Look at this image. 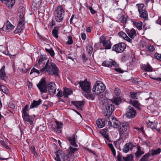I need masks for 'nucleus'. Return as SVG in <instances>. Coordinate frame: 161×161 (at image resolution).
<instances>
[{"label":"nucleus","instance_id":"1","mask_svg":"<svg viewBox=\"0 0 161 161\" xmlns=\"http://www.w3.org/2000/svg\"><path fill=\"white\" fill-rule=\"evenodd\" d=\"M40 72L50 75H54L56 77L59 76V69L54 63L49 60L47 61L44 67L40 70Z\"/></svg>","mask_w":161,"mask_h":161},{"label":"nucleus","instance_id":"2","mask_svg":"<svg viewBox=\"0 0 161 161\" xmlns=\"http://www.w3.org/2000/svg\"><path fill=\"white\" fill-rule=\"evenodd\" d=\"M105 88V85L101 81H97L92 88V92L94 94L98 95L104 92Z\"/></svg>","mask_w":161,"mask_h":161},{"label":"nucleus","instance_id":"3","mask_svg":"<svg viewBox=\"0 0 161 161\" xmlns=\"http://www.w3.org/2000/svg\"><path fill=\"white\" fill-rule=\"evenodd\" d=\"M54 13L56 22H60L63 20L64 15V11L62 6L57 7Z\"/></svg>","mask_w":161,"mask_h":161},{"label":"nucleus","instance_id":"4","mask_svg":"<svg viewBox=\"0 0 161 161\" xmlns=\"http://www.w3.org/2000/svg\"><path fill=\"white\" fill-rule=\"evenodd\" d=\"M55 159L57 161H70L69 157L62 150H58L55 153Z\"/></svg>","mask_w":161,"mask_h":161},{"label":"nucleus","instance_id":"5","mask_svg":"<svg viewBox=\"0 0 161 161\" xmlns=\"http://www.w3.org/2000/svg\"><path fill=\"white\" fill-rule=\"evenodd\" d=\"M81 89L85 92L89 93L91 92L90 83L86 80L78 82Z\"/></svg>","mask_w":161,"mask_h":161},{"label":"nucleus","instance_id":"6","mask_svg":"<svg viewBox=\"0 0 161 161\" xmlns=\"http://www.w3.org/2000/svg\"><path fill=\"white\" fill-rule=\"evenodd\" d=\"M114 109V106L111 104L108 103L105 105V108L103 110L105 116L108 117L111 116V115Z\"/></svg>","mask_w":161,"mask_h":161},{"label":"nucleus","instance_id":"7","mask_svg":"<svg viewBox=\"0 0 161 161\" xmlns=\"http://www.w3.org/2000/svg\"><path fill=\"white\" fill-rule=\"evenodd\" d=\"M136 115V112L133 107L129 106L126 109L125 116L126 118L129 119L133 118L135 117Z\"/></svg>","mask_w":161,"mask_h":161},{"label":"nucleus","instance_id":"8","mask_svg":"<svg viewBox=\"0 0 161 161\" xmlns=\"http://www.w3.org/2000/svg\"><path fill=\"white\" fill-rule=\"evenodd\" d=\"M37 86L41 92L46 93L47 92V88L45 78L42 79Z\"/></svg>","mask_w":161,"mask_h":161},{"label":"nucleus","instance_id":"9","mask_svg":"<svg viewBox=\"0 0 161 161\" xmlns=\"http://www.w3.org/2000/svg\"><path fill=\"white\" fill-rule=\"evenodd\" d=\"M109 119V121H108V125L109 126L112 127L114 128H118L119 127L120 125V122L113 117L111 116L108 117Z\"/></svg>","mask_w":161,"mask_h":161},{"label":"nucleus","instance_id":"10","mask_svg":"<svg viewBox=\"0 0 161 161\" xmlns=\"http://www.w3.org/2000/svg\"><path fill=\"white\" fill-rule=\"evenodd\" d=\"M125 48V45L124 43H121L114 45L113 47L112 50L117 53L123 52Z\"/></svg>","mask_w":161,"mask_h":161},{"label":"nucleus","instance_id":"11","mask_svg":"<svg viewBox=\"0 0 161 161\" xmlns=\"http://www.w3.org/2000/svg\"><path fill=\"white\" fill-rule=\"evenodd\" d=\"M103 66L111 68L113 66L115 67H118V64L115 61H113L112 59H109L108 61H104L102 64Z\"/></svg>","mask_w":161,"mask_h":161},{"label":"nucleus","instance_id":"12","mask_svg":"<svg viewBox=\"0 0 161 161\" xmlns=\"http://www.w3.org/2000/svg\"><path fill=\"white\" fill-rule=\"evenodd\" d=\"M78 150V148H77L73 147L71 146H69L67 150L68 155H67L70 158V161L71 159H72L74 158L75 153Z\"/></svg>","mask_w":161,"mask_h":161},{"label":"nucleus","instance_id":"13","mask_svg":"<svg viewBox=\"0 0 161 161\" xmlns=\"http://www.w3.org/2000/svg\"><path fill=\"white\" fill-rule=\"evenodd\" d=\"M48 88L49 92L51 95H53L56 92V85L53 82H51L48 84Z\"/></svg>","mask_w":161,"mask_h":161},{"label":"nucleus","instance_id":"14","mask_svg":"<svg viewBox=\"0 0 161 161\" xmlns=\"http://www.w3.org/2000/svg\"><path fill=\"white\" fill-rule=\"evenodd\" d=\"M158 124V122L156 121H154L153 122L149 121L147 123V125L148 126L150 127L153 130L155 129L158 132H159L160 131L159 128H157Z\"/></svg>","mask_w":161,"mask_h":161},{"label":"nucleus","instance_id":"15","mask_svg":"<svg viewBox=\"0 0 161 161\" xmlns=\"http://www.w3.org/2000/svg\"><path fill=\"white\" fill-rule=\"evenodd\" d=\"M0 1L9 8H12L14 6L15 2V0H0Z\"/></svg>","mask_w":161,"mask_h":161},{"label":"nucleus","instance_id":"16","mask_svg":"<svg viewBox=\"0 0 161 161\" xmlns=\"http://www.w3.org/2000/svg\"><path fill=\"white\" fill-rule=\"evenodd\" d=\"M133 147V145L132 143H127L124 145L123 149V151L125 153H127L129 150H132Z\"/></svg>","mask_w":161,"mask_h":161},{"label":"nucleus","instance_id":"17","mask_svg":"<svg viewBox=\"0 0 161 161\" xmlns=\"http://www.w3.org/2000/svg\"><path fill=\"white\" fill-rule=\"evenodd\" d=\"M84 102L82 101H72L71 103L75 106L78 109L82 110V107L84 105Z\"/></svg>","mask_w":161,"mask_h":161},{"label":"nucleus","instance_id":"18","mask_svg":"<svg viewBox=\"0 0 161 161\" xmlns=\"http://www.w3.org/2000/svg\"><path fill=\"white\" fill-rule=\"evenodd\" d=\"M144 153L143 149L140 146H138L137 147V150L135 153V155L137 158H139Z\"/></svg>","mask_w":161,"mask_h":161},{"label":"nucleus","instance_id":"19","mask_svg":"<svg viewBox=\"0 0 161 161\" xmlns=\"http://www.w3.org/2000/svg\"><path fill=\"white\" fill-rule=\"evenodd\" d=\"M68 140L72 146L75 147H78V145L76 144L75 138L74 134L72 137H68Z\"/></svg>","mask_w":161,"mask_h":161},{"label":"nucleus","instance_id":"20","mask_svg":"<svg viewBox=\"0 0 161 161\" xmlns=\"http://www.w3.org/2000/svg\"><path fill=\"white\" fill-rule=\"evenodd\" d=\"M97 126L99 128H101L105 126V120L103 119H98L96 121Z\"/></svg>","mask_w":161,"mask_h":161},{"label":"nucleus","instance_id":"21","mask_svg":"<svg viewBox=\"0 0 161 161\" xmlns=\"http://www.w3.org/2000/svg\"><path fill=\"white\" fill-rule=\"evenodd\" d=\"M22 117L24 121L28 122L31 125L33 124V121L27 113L22 114Z\"/></svg>","mask_w":161,"mask_h":161},{"label":"nucleus","instance_id":"22","mask_svg":"<svg viewBox=\"0 0 161 161\" xmlns=\"http://www.w3.org/2000/svg\"><path fill=\"white\" fill-rule=\"evenodd\" d=\"M64 96L65 97L68 98V96L73 93V91L70 89L64 88Z\"/></svg>","mask_w":161,"mask_h":161},{"label":"nucleus","instance_id":"23","mask_svg":"<svg viewBox=\"0 0 161 161\" xmlns=\"http://www.w3.org/2000/svg\"><path fill=\"white\" fill-rule=\"evenodd\" d=\"M126 32L128 36L131 38H134L136 35V31L132 29L130 30L127 31Z\"/></svg>","mask_w":161,"mask_h":161},{"label":"nucleus","instance_id":"24","mask_svg":"<svg viewBox=\"0 0 161 161\" xmlns=\"http://www.w3.org/2000/svg\"><path fill=\"white\" fill-rule=\"evenodd\" d=\"M42 100L39 99L38 101L33 100V102L31 104L30 106V108H33L40 105L42 103Z\"/></svg>","mask_w":161,"mask_h":161},{"label":"nucleus","instance_id":"25","mask_svg":"<svg viewBox=\"0 0 161 161\" xmlns=\"http://www.w3.org/2000/svg\"><path fill=\"white\" fill-rule=\"evenodd\" d=\"M161 149L160 148H158L157 149L154 150H152L149 152V153L147 154H150L149 157L151 155L154 156V155H157L159 154L161 152Z\"/></svg>","mask_w":161,"mask_h":161},{"label":"nucleus","instance_id":"26","mask_svg":"<svg viewBox=\"0 0 161 161\" xmlns=\"http://www.w3.org/2000/svg\"><path fill=\"white\" fill-rule=\"evenodd\" d=\"M103 46L105 47V49H111L112 46V44L110 41L108 40H107L106 41L103 43Z\"/></svg>","mask_w":161,"mask_h":161},{"label":"nucleus","instance_id":"27","mask_svg":"<svg viewBox=\"0 0 161 161\" xmlns=\"http://www.w3.org/2000/svg\"><path fill=\"white\" fill-rule=\"evenodd\" d=\"M45 59L43 58H41L39 59L38 60V63L36 64V66L38 67L39 68L41 67H43L45 64V62L44 61Z\"/></svg>","mask_w":161,"mask_h":161},{"label":"nucleus","instance_id":"28","mask_svg":"<svg viewBox=\"0 0 161 161\" xmlns=\"http://www.w3.org/2000/svg\"><path fill=\"white\" fill-rule=\"evenodd\" d=\"M59 28L58 26L54 27L52 31L53 35L56 38H57L58 36V33Z\"/></svg>","mask_w":161,"mask_h":161},{"label":"nucleus","instance_id":"29","mask_svg":"<svg viewBox=\"0 0 161 161\" xmlns=\"http://www.w3.org/2000/svg\"><path fill=\"white\" fill-rule=\"evenodd\" d=\"M25 14V9L23 8H22L19 10V13H18L19 18L20 20H24V14Z\"/></svg>","mask_w":161,"mask_h":161},{"label":"nucleus","instance_id":"30","mask_svg":"<svg viewBox=\"0 0 161 161\" xmlns=\"http://www.w3.org/2000/svg\"><path fill=\"white\" fill-rule=\"evenodd\" d=\"M110 100L112 103L117 105H119L121 102V99L119 97L114 98Z\"/></svg>","mask_w":161,"mask_h":161},{"label":"nucleus","instance_id":"31","mask_svg":"<svg viewBox=\"0 0 161 161\" xmlns=\"http://www.w3.org/2000/svg\"><path fill=\"white\" fill-rule=\"evenodd\" d=\"M142 69L145 71H152L153 70L152 67L148 63H147L146 65H143Z\"/></svg>","mask_w":161,"mask_h":161},{"label":"nucleus","instance_id":"32","mask_svg":"<svg viewBox=\"0 0 161 161\" xmlns=\"http://www.w3.org/2000/svg\"><path fill=\"white\" fill-rule=\"evenodd\" d=\"M108 131L107 130L103 129L100 131V133L106 139L108 140H109V138L108 135Z\"/></svg>","mask_w":161,"mask_h":161},{"label":"nucleus","instance_id":"33","mask_svg":"<svg viewBox=\"0 0 161 161\" xmlns=\"http://www.w3.org/2000/svg\"><path fill=\"white\" fill-rule=\"evenodd\" d=\"M5 66H3L0 70V77L3 80H5L6 77V73L5 71Z\"/></svg>","mask_w":161,"mask_h":161},{"label":"nucleus","instance_id":"34","mask_svg":"<svg viewBox=\"0 0 161 161\" xmlns=\"http://www.w3.org/2000/svg\"><path fill=\"white\" fill-rule=\"evenodd\" d=\"M137 5L138 6V9L139 13L147 11L146 10V7L144 4H137Z\"/></svg>","mask_w":161,"mask_h":161},{"label":"nucleus","instance_id":"35","mask_svg":"<svg viewBox=\"0 0 161 161\" xmlns=\"http://www.w3.org/2000/svg\"><path fill=\"white\" fill-rule=\"evenodd\" d=\"M6 30L8 32L10 31L11 30L14 28V26L12 25L10 22L7 21L6 23Z\"/></svg>","mask_w":161,"mask_h":161},{"label":"nucleus","instance_id":"36","mask_svg":"<svg viewBox=\"0 0 161 161\" xmlns=\"http://www.w3.org/2000/svg\"><path fill=\"white\" fill-rule=\"evenodd\" d=\"M140 94V93L139 92H131L130 93L131 98L134 99H137Z\"/></svg>","mask_w":161,"mask_h":161},{"label":"nucleus","instance_id":"37","mask_svg":"<svg viewBox=\"0 0 161 161\" xmlns=\"http://www.w3.org/2000/svg\"><path fill=\"white\" fill-rule=\"evenodd\" d=\"M133 156L132 154L129 155L126 157H123V161H133Z\"/></svg>","mask_w":161,"mask_h":161},{"label":"nucleus","instance_id":"38","mask_svg":"<svg viewBox=\"0 0 161 161\" xmlns=\"http://www.w3.org/2000/svg\"><path fill=\"white\" fill-rule=\"evenodd\" d=\"M128 126V123H123L119 125V128L120 130H127Z\"/></svg>","mask_w":161,"mask_h":161},{"label":"nucleus","instance_id":"39","mask_svg":"<svg viewBox=\"0 0 161 161\" xmlns=\"http://www.w3.org/2000/svg\"><path fill=\"white\" fill-rule=\"evenodd\" d=\"M140 14V17L144 19V20H147L148 19V14L147 11L141 12Z\"/></svg>","mask_w":161,"mask_h":161},{"label":"nucleus","instance_id":"40","mask_svg":"<svg viewBox=\"0 0 161 161\" xmlns=\"http://www.w3.org/2000/svg\"><path fill=\"white\" fill-rule=\"evenodd\" d=\"M117 18L122 23H124L126 21V19L122 13H120L117 16Z\"/></svg>","mask_w":161,"mask_h":161},{"label":"nucleus","instance_id":"41","mask_svg":"<svg viewBox=\"0 0 161 161\" xmlns=\"http://www.w3.org/2000/svg\"><path fill=\"white\" fill-rule=\"evenodd\" d=\"M32 5L34 7H37L40 5L42 3V0H32Z\"/></svg>","mask_w":161,"mask_h":161},{"label":"nucleus","instance_id":"42","mask_svg":"<svg viewBox=\"0 0 161 161\" xmlns=\"http://www.w3.org/2000/svg\"><path fill=\"white\" fill-rule=\"evenodd\" d=\"M45 49L47 52L49 53L51 57H53L55 55L54 52L52 48H50L49 49L46 48Z\"/></svg>","mask_w":161,"mask_h":161},{"label":"nucleus","instance_id":"43","mask_svg":"<svg viewBox=\"0 0 161 161\" xmlns=\"http://www.w3.org/2000/svg\"><path fill=\"white\" fill-rule=\"evenodd\" d=\"M134 24L138 30H140L142 29V22H134Z\"/></svg>","mask_w":161,"mask_h":161},{"label":"nucleus","instance_id":"44","mask_svg":"<svg viewBox=\"0 0 161 161\" xmlns=\"http://www.w3.org/2000/svg\"><path fill=\"white\" fill-rule=\"evenodd\" d=\"M149 155V154H145L142 156L139 161H148Z\"/></svg>","mask_w":161,"mask_h":161},{"label":"nucleus","instance_id":"45","mask_svg":"<svg viewBox=\"0 0 161 161\" xmlns=\"http://www.w3.org/2000/svg\"><path fill=\"white\" fill-rule=\"evenodd\" d=\"M130 102L132 103L133 105L140 109L139 105L140 103L138 101L136 100L135 101H130Z\"/></svg>","mask_w":161,"mask_h":161},{"label":"nucleus","instance_id":"46","mask_svg":"<svg viewBox=\"0 0 161 161\" xmlns=\"http://www.w3.org/2000/svg\"><path fill=\"white\" fill-rule=\"evenodd\" d=\"M86 97L88 99L91 100H94L95 98V96L93 94H89L87 93L85 95Z\"/></svg>","mask_w":161,"mask_h":161},{"label":"nucleus","instance_id":"47","mask_svg":"<svg viewBox=\"0 0 161 161\" xmlns=\"http://www.w3.org/2000/svg\"><path fill=\"white\" fill-rule=\"evenodd\" d=\"M0 89L2 91L6 94H8V91L7 87L4 85H1L0 86Z\"/></svg>","mask_w":161,"mask_h":161},{"label":"nucleus","instance_id":"48","mask_svg":"<svg viewBox=\"0 0 161 161\" xmlns=\"http://www.w3.org/2000/svg\"><path fill=\"white\" fill-rule=\"evenodd\" d=\"M24 20H19L18 24V27L24 28Z\"/></svg>","mask_w":161,"mask_h":161},{"label":"nucleus","instance_id":"49","mask_svg":"<svg viewBox=\"0 0 161 161\" xmlns=\"http://www.w3.org/2000/svg\"><path fill=\"white\" fill-rule=\"evenodd\" d=\"M93 50V48L92 46H88L87 47L86 51L88 54L90 55L92 52Z\"/></svg>","mask_w":161,"mask_h":161},{"label":"nucleus","instance_id":"50","mask_svg":"<svg viewBox=\"0 0 161 161\" xmlns=\"http://www.w3.org/2000/svg\"><path fill=\"white\" fill-rule=\"evenodd\" d=\"M68 38V40L66 44L68 45L72 44L73 43L72 37L71 36H69Z\"/></svg>","mask_w":161,"mask_h":161},{"label":"nucleus","instance_id":"51","mask_svg":"<svg viewBox=\"0 0 161 161\" xmlns=\"http://www.w3.org/2000/svg\"><path fill=\"white\" fill-rule=\"evenodd\" d=\"M34 73H36L38 75H39L40 73V72L39 70L36 69L35 68L33 67L31 69L30 74L31 75Z\"/></svg>","mask_w":161,"mask_h":161},{"label":"nucleus","instance_id":"52","mask_svg":"<svg viewBox=\"0 0 161 161\" xmlns=\"http://www.w3.org/2000/svg\"><path fill=\"white\" fill-rule=\"evenodd\" d=\"M58 92L56 96L58 97H63L64 96V92H63L62 91L59 89H58Z\"/></svg>","mask_w":161,"mask_h":161},{"label":"nucleus","instance_id":"53","mask_svg":"<svg viewBox=\"0 0 161 161\" xmlns=\"http://www.w3.org/2000/svg\"><path fill=\"white\" fill-rule=\"evenodd\" d=\"M29 106L28 105H26L24 108H23L22 114H27V111H28Z\"/></svg>","mask_w":161,"mask_h":161},{"label":"nucleus","instance_id":"54","mask_svg":"<svg viewBox=\"0 0 161 161\" xmlns=\"http://www.w3.org/2000/svg\"><path fill=\"white\" fill-rule=\"evenodd\" d=\"M106 37L104 35H102L100 37V42L101 43L103 44V42H104L106 40Z\"/></svg>","mask_w":161,"mask_h":161},{"label":"nucleus","instance_id":"55","mask_svg":"<svg viewBox=\"0 0 161 161\" xmlns=\"http://www.w3.org/2000/svg\"><path fill=\"white\" fill-rule=\"evenodd\" d=\"M55 122L56 123L57 128V129H59L62 128L63 124L57 121H56Z\"/></svg>","mask_w":161,"mask_h":161},{"label":"nucleus","instance_id":"56","mask_svg":"<svg viewBox=\"0 0 161 161\" xmlns=\"http://www.w3.org/2000/svg\"><path fill=\"white\" fill-rule=\"evenodd\" d=\"M120 92L119 89L117 87L115 88L114 90V94L116 96H119L120 94Z\"/></svg>","mask_w":161,"mask_h":161},{"label":"nucleus","instance_id":"57","mask_svg":"<svg viewBox=\"0 0 161 161\" xmlns=\"http://www.w3.org/2000/svg\"><path fill=\"white\" fill-rule=\"evenodd\" d=\"M154 57L158 60L161 61V54L156 53L154 54Z\"/></svg>","mask_w":161,"mask_h":161},{"label":"nucleus","instance_id":"58","mask_svg":"<svg viewBox=\"0 0 161 161\" xmlns=\"http://www.w3.org/2000/svg\"><path fill=\"white\" fill-rule=\"evenodd\" d=\"M87 7L89 9L92 14H94L96 13V11L93 9L92 7L90 6H87Z\"/></svg>","mask_w":161,"mask_h":161},{"label":"nucleus","instance_id":"59","mask_svg":"<svg viewBox=\"0 0 161 161\" xmlns=\"http://www.w3.org/2000/svg\"><path fill=\"white\" fill-rule=\"evenodd\" d=\"M118 34L119 36L122 37L124 38L127 36L125 33L122 31L119 32Z\"/></svg>","mask_w":161,"mask_h":161},{"label":"nucleus","instance_id":"60","mask_svg":"<svg viewBox=\"0 0 161 161\" xmlns=\"http://www.w3.org/2000/svg\"><path fill=\"white\" fill-rule=\"evenodd\" d=\"M154 50V47L153 45H150L148 47V51L150 52H152Z\"/></svg>","mask_w":161,"mask_h":161},{"label":"nucleus","instance_id":"61","mask_svg":"<svg viewBox=\"0 0 161 161\" xmlns=\"http://www.w3.org/2000/svg\"><path fill=\"white\" fill-rule=\"evenodd\" d=\"M31 150L32 152L35 156H36V154L37 155V153L35 151V148L34 146H31Z\"/></svg>","mask_w":161,"mask_h":161},{"label":"nucleus","instance_id":"62","mask_svg":"<svg viewBox=\"0 0 161 161\" xmlns=\"http://www.w3.org/2000/svg\"><path fill=\"white\" fill-rule=\"evenodd\" d=\"M22 28H21L20 27H18L14 31V32L15 33H19L21 32V31L22 30Z\"/></svg>","mask_w":161,"mask_h":161},{"label":"nucleus","instance_id":"63","mask_svg":"<svg viewBox=\"0 0 161 161\" xmlns=\"http://www.w3.org/2000/svg\"><path fill=\"white\" fill-rule=\"evenodd\" d=\"M128 132L126 130H120L119 134L120 136L123 135L124 134L126 133V132Z\"/></svg>","mask_w":161,"mask_h":161},{"label":"nucleus","instance_id":"64","mask_svg":"<svg viewBox=\"0 0 161 161\" xmlns=\"http://www.w3.org/2000/svg\"><path fill=\"white\" fill-rule=\"evenodd\" d=\"M123 137V139H125L128 137V132H126V133L124 134L123 135L120 136Z\"/></svg>","mask_w":161,"mask_h":161}]
</instances>
